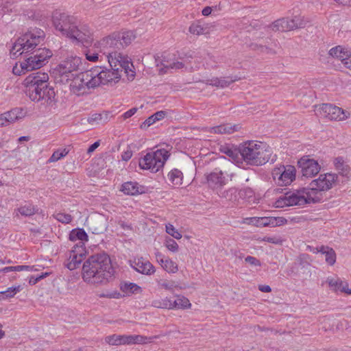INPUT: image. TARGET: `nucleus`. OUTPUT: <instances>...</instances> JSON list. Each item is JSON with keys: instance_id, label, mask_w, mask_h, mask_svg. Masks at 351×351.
I'll return each instance as SVG.
<instances>
[{"instance_id": "f03ea898", "label": "nucleus", "mask_w": 351, "mask_h": 351, "mask_svg": "<svg viewBox=\"0 0 351 351\" xmlns=\"http://www.w3.org/2000/svg\"><path fill=\"white\" fill-rule=\"evenodd\" d=\"M53 23L56 30L87 47L93 40L91 30L86 25H77L76 18L64 12H55Z\"/></svg>"}, {"instance_id": "37998d69", "label": "nucleus", "mask_w": 351, "mask_h": 351, "mask_svg": "<svg viewBox=\"0 0 351 351\" xmlns=\"http://www.w3.org/2000/svg\"><path fill=\"white\" fill-rule=\"evenodd\" d=\"M18 211L23 216L30 217L36 213L37 209L32 204H26L19 207Z\"/></svg>"}, {"instance_id": "e2e57ef3", "label": "nucleus", "mask_w": 351, "mask_h": 351, "mask_svg": "<svg viewBox=\"0 0 351 351\" xmlns=\"http://www.w3.org/2000/svg\"><path fill=\"white\" fill-rule=\"evenodd\" d=\"M138 110L137 108H132L123 114V119H127L133 116Z\"/></svg>"}, {"instance_id": "423d86ee", "label": "nucleus", "mask_w": 351, "mask_h": 351, "mask_svg": "<svg viewBox=\"0 0 351 351\" xmlns=\"http://www.w3.org/2000/svg\"><path fill=\"white\" fill-rule=\"evenodd\" d=\"M99 51L104 56V59H107L108 64L112 66H117V62L125 56L119 51L122 49V44L117 38L115 33L110 36L104 38L99 43Z\"/></svg>"}, {"instance_id": "603ef678", "label": "nucleus", "mask_w": 351, "mask_h": 351, "mask_svg": "<svg viewBox=\"0 0 351 351\" xmlns=\"http://www.w3.org/2000/svg\"><path fill=\"white\" fill-rule=\"evenodd\" d=\"M86 58L90 62H96L97 60L100 58V60H102L104 58V56L99 55L97 53L91 52L90 50H87L85 51Z\"/></svg>"}, {"instance_id": "72a5a7b5", "label": "nucleus", "mask_w": 351, "mask_h": 351, "mask_svg": "<svg viewBox=\"0 0 351 351\" xmlns=\"http://www.w3.org/2000/svg\"><path fill=\"white\" fill-rule=\"evenodd\" d=\"M106 341L113 346L130 344V335H112L106 337Z\"/></svg>"}, {"instance_id": "79ce46f5", "label": "nucleus", "mask_w": 351, "mask_h": 351, "mask_svg": "<svg viewBox=\"0 0 351 351\" xmlns=\"http://www.w3.org/2000/svg\"><path fill=\"white\" fill-rule=\"evenodd\" d=\"M21 291V286L11 287L7 290L0 291V300H5L13 298L18 292Z\"/></svg>"}, {"instance_id": "680f3d73", "label": "nucleus", "mask_w": 351, "mask_h": 351, "mask_svg": "<svg viewBox=\"0 0 351 351\" xmlns=\"http://www.w3.org/2000/svg\"><path fill=\"white\" fill-rule=\"evenodd\" d=\"M21 267L19 265L17 266H10L3 268L1 271L7 273L9 271H21Z\"/></svg>"}, {"instance_id": "c85d7f7f", "label": "nucleus", "mask_w": 351, "mask_h": 351, "mask_svg": "<svg viewBox=\"0 0 351 351\" xmlns=\"http://www.w3.org/2000/svg\"><path fill=\"white\" fill-rule=\"evenodd\" d=\"M121 191L126 195H136L143 193V186L136 182H127L122 185Z\"/></svg>"}, {"instance_id": "f3484780", "label": "nucleus", "mask_w": 351, "mask_h": 351, "mask_svg": "<svg viewBox=\"0 0 351 351\" xmlns=\"http://www.w3.org/2000/svg\"><path fill=\"white\" fill-rule=\"evenodd\" d=\"M84 251V247H82V245H79L76 244L73 247V249L69 252V256L65 265L69 270L75 269L80 265L85 255Z\"/></svg>"}, {"instance_id": "a878e982", "label": "nucleus", "mask_w": 351, "mask_h": 351, "mask_svg": "<svg viewBox=\"0 0 351 351\" xmlns=\"http://www.w3.org/2000/svg\"><path fill=\"white\" fill-rule=\"evenodd\" d=\"M221 151L230 157L232 160V162L237 165L242 164L241 145L238 148L224 147L221 149Z\"/></svg>"}, {"instance_id": "412c9836", "label": "nucleus", "mask_w": 351, "mask_h": 351, "mask_svg": "<svg viewBox=\"0 0 351 351\" xmlns=\"http://www.w3.org/2000/svg\"><path fill=\"white\" fill-rule=\"evenodd\" d=\"M88 230L95 234L104 233L106 230V221L105 219L99 216L95 218H91L88 221Z\"/></svg>"}, {"instance_id": "3c124183", "label": "nucleus", "mask_w": 351, "mask_h": 351, "mask_svg": "<svg viewBox=\"0 0 351 351\" xmlns=\"http://www.w3.org/2000/svg\"><path fill=\"white\" fill-rule=\"evenodd\" d=\"M53 216L56 219L63 223H69L73 219V217L71 215L62 213H58Z\"/></svg>"}, {"instance_id": "58836bf2", "label": "nucleus", "mask_w": 351, "mask_h": 351, "mask_svg": "<svg viewBox=\"0 0 351 351\" xmlns=\"http://www.w3.org/2000/svg\"><path fill=\"white\" fill-rule=\"evenodd\" d=\"M191 306L189 300L184 296H178L174 301H171V309L187 308Z\"/></svg>"}, {"instance_id": "864d4df0", "label": "nucleus", "mask_w": 351, "mask_h": 351, "mask_svg": "<svg viewBox=\"0 0 351 351\" xmlns=\"http://www.w3.org/2000/svg\"><path fill=\"white\" fill-rule=\"evenodd\" d=\"M166 232L176 239L182 238V234L174 228L172 224L166 225Z\"/></svg>"}, {"instance_id": "4d7b16f0", "label": "nucleus", "mask_w": 351, "mask_h": 351, "mask_svg": "<svg viewBox=\"0 0 351 351\" xmlns=\"http://www.w3.org/2000/svg\"><path fill=\"white\" fill-rule=\"evenodd\" d=\"M166 247L171 252H177L178 250V243L172 239H169L166 241Z\"/></svg>"}, {"instance_id": "6ab92c4d", "label": "nucleus", "mask_w": 351, "mask_h": 351, "mask_svg": "<svg viewBox=\"0 0 351 351\" xmlns=\"http://www.w3.org/2000/svg\"><path fill=\"white\" fill-rule=\"evenodd\" d=\"M161 65L162 67L159 69L160 73H166L169 69L175 71L184 68V64L175 59L174 55L164 53L162 55Z\"/></svg>"}, {"instance_id": "473e14b6", "label": "nucleus", "mask_w": 351, "mask_h": 351, "mask_svg": "<svg viewBox=\"0 0 351 351\" xmlns=\"http://www.w3.org/2000/svg\"><path fill=\"white\" fill-rule=\"evenodd\" d=\"M115 34L119 42L122 44V49L131 44L136 38V36L132 31L117 32Z\"/></svg>"}, {"instance_id": "f8f14e48", "label": "nucleus", "mask_w": 351, "mask_h": 351, "mask_svg": "<svg viewBox=\"0 0 351 351\" xmlns=\"http://www.w3.org/2000/svg\"><path fill=\"white\" fill-rule=\"evenodd\" d=\"M306 23L303 17L295 16L293 19L282 18L275 21L271 25V28L274 31L287 32L303 28Z\"/></svg>"}, {"instance_id": "de8ad7c7", "label": "nucleus", "mask_w": 351, "mask_h": 351, "mask_svg": "<svg viewBox=\"0 0 351 351\" xmlns=\"http://www.w3.org/2000/svg\"><path fill=\"white\" fill-rule=\"evenodd\" d=\"M68 154V151L66 150V149H64L62 151L57 150L53 153V154L51 156V157L48 160V162H54L66 156Z\"/></svg>"}, {"instance_id": "bb28decb", "label": "nucleus", "mask_w": 351, "mask_h": 351, "mask_svg": "<svg viewBox=\"0 0 351 351\" xmlns=\"http://www.w3.org/2000/svg\"><path fill=\"white\" fill-rule=\"evenodd\" d=\"M5 114L8 119H9L8 123L10 124L23 119L26 116L27 112L23 108L16 107L5 112Z\"/></svg>"}, {"instance_id": "5fc2aeb1", "label": "nucleus", "mask_w": 351, "mask_h": 351, "mask_svg": "<svg viewBox=\"0 0 351 351\" xmlns=\"http://www.w3.org/2000/svg\"><path fill=\"white\" fill-rule=\"evenodd\" d=\"M250 222L256 226L265 227L268 226V217H253L250 219Z\"/></svg>"}, {"instance_id": "20e7f679", "label": "nucleus", "mask_w": 351, "mask_h": 351, "mask_svg": "<svg viewBox=\"0 0 351 351\" xmlns=\"http://www.w3.org/2000/svg\"><path fill=\"white\" fill-rule=\"evenodd\" d=\"M109 66L110 69L99 66L94 70L86 73L83 75L82 82L87 88H96L100 85H114L121 77V74L119 73L120 68L118 66H112L110 64Z\"/></svg>"}, {"instance_id": "f704fd0d", "label": "nucleus", "mask_w": 351, "mask_h": 351, "mask_svg": "<svg viewBox=\"0 0 351 351\" xmlns=\"http://www.w3.org/2000/svg\"><path fill=\"white\" fill-rule=\"evenodd\" d=\"M169 184H172L173 186H180L182 183L183 173L182 172L178 169H173L170 171L167 175Z\"/></svg>"}, {"instance_id": "5701e85b", "label": "nucleus", "mask_w": 351, "mask_h": 351, "mask_svg": "<svg viewBox=\"0 0 351 351\" xmlns=\"http://www.w3.org/2000/svg\"><path fill=\"white\" fill-rule=\"evenodd\" d=\"M328 54L332 58L340 60L345 64V62H348V60L351 57V49L338 45L331 48Z\"/></svg>"}, {"instance_id": "0e129e2a", "label": "nucleus", "mask_w": 351, "mask_h": 351, "mask_svg": "<svg viewBox=\"0 0 351 351\" xmlns=\"http://www.w3.org/2000/svg\"><path fill=\"white\" fill-rule=\"evenodd\" d=\"M9 119H8L6 115L4 113L0 114V127L7 126Z\"/></svg>"}, {"instance_id": "8fccbe9b", "label": "nucleus", "mask_w": 351, "mask_h": 351, "mask_svg": "<svg viewBox=\"0 0 351 351\" xmlns=\"http://www.w3.org/2000/svg\"><path fill=\"white\" fill-rule=\"evenodd\" d=\"M162 267L168 272L176 273L178 271L177 265L169 258L165 259V265H162Z\"/></svg>"}, {"instance_id": "49530a36", "label": "nucleus", "mask_w": 351, "mask_h": 351, "mask_svg": "<svg viewBox=\"0 0 351 351\" xmlns=\"http://www.w3.org/2000/svg\"><path fill=\"white\" fill-rule=\"evenodd\" d=\"M25 19L31 20V21H37L39 20L40 16L38 12H37L34 10L27 9L23 12L21 15Z\"/></svg>"}, {"instance_id": "9b49d317", "label": "nucleus", "mask_w": 351, "mask_h": 351, "mask_svg": "<svg viewBox=\"0 0 351 351\" xmlns=\"http://www.w3.org/2000/svg\"><path fill=\"white\" fill-rule=\"evenodd\" d=\"M272 177L278 185L287 186L290 184L295 178V169L293 166L282 165L274 168L272 171Z\"/></svg>"}, {"instance_id": "ea45409f", "label": "nucleus", "mask_w": 351, "mask_h": 351, "mask_svg": "<svg viewBox=\"0 0 351 351\" xmlns=\"http://www.w3.org/2000/svg\"><path fill=\"white\" fill-rule=\"evenodd\" d=\"M108 120V112H104V113H95L92 114L88 119V122L90 124L97 123L99 124L100 123H106Z\"/></svg>"}, {"instance_id": "2eb2a0df", "label": "nucleus", "mask_w": 351, "mask_h": 351, "mask_svg": "<svg viewBox=\"0 0 351 351\" xmlns=\"http://www.w3.org/2000/svg\"><path fill=\"white\" fill-rule=\"evenodd\" d=\"M81 58L75 56H68L60 65V73H61L60 77L66 78V81H70L67 78V75H64L68 73L77 71L81 64Z\"/></svg>"}, {"instance_id": "69168bd1", "label": "nucleus", "mask_w": 351, "mask_h": 351, "mask_svg": "<svg viewBox=\"0 0 351 351\" xmlns=\"http://www.w3.org/2000/svg\"><path fill=\"white\" fill-rule=\"evenodd\" d=\"M239 197H241L242 195H243V194H245V195H247L248 197H251L253 194V191L251 189L246 188V189H241L239 191Z\"/></svg>"}, {"instance_id": "e433bc0d", "label": "nucleus", "mask_w": 351, "mask_h": 351, "mask_svg": "<svg viewBox=\"0 0 351 351\" xmlns=\"http://www.w3.org/2000/svg\"><path fill=\"white\" fill-rule=\"evenodd\" d=\"M335 165L339 173L343 176L348 177L350 174V167L344 162L341 157L336 158L335 160Z\"/></svg>"}, {"instance_id": "b1692460", "label": "nucleus", "mask_w": 351, "mask_h": 351, "mask_svg": "<svg viewBox=\"0 0 351 351\" xmlns=\"http://www.w3.org/2000/svg\"><path fill=\"white\" fill-rule=\"evenodd\" d=\"M117 66L120 68L119 73L122 75L124 73L126 75L128 81H132L135 77V71L132 70L134 67L132 63L128 60V58L125 56L117 62Z\"/></svg>"}, {"instance_id": "c03bdc74", "label": "nucleus", "mask_w": 351, "mask_h": 351, "mask_svg": "<svg viewBox=\"0 0 351 351\" xmlns=\"http://www.w3.org/2000/svg\"><path fill=\"white\" fill-rule=\"evenodd\" d=\"M152 306L156 308L171 309V300L167 298L155 300L152 302Z\"/></svg>"}, {"instance_id": "cd10ccee", "label": "nucleus", "mask_w": 351, "mask_h": 351, "mask_svg": "<svg viewBox=\"0 0 351 351\" xmlns=\"http://www.w3.org/2000/svg\"><path fill=\"white\" fill-rule=\"evenodd\" d=\"M241 128V127L239 124L231 125L230 123H226L213 127L210 132L215 134H232L233 132L239 130Z\"/></svg>"}, {"instance_id": "7c9ffc66", "label": "nucleus", "mask_w": 351, "mask_h": 351, "mask_svg": "<svg viewBox=\"0 0 351 351\" xmlns=\"http://www.w3.org/2000/svg\"><path fill=\"white\" fill-rule=\"evenodd\" d=\"M327 282L333 290L340 291L348 295L351 294V289L348 288V284L347 282H343L340 280H335L334 278H328Z\"/></svg>"}, {"instance_id": "bf43d9fd", "label": "nucleus", "mask_w": 351, "mask_h": 351, "mask_svg": "<svg viewBox=\"0 0 351 351\" xmlns=\"http://www.w3.org/2000/svg\"><path fill=\"white\" fill-rule=\"evenodd\" d=\"M27 71H28L26 69L22 68L21 63L19 66L16 64L12 69L13 73L16 75H21L22 73H25Z\"/></svg>"}, {"instance_id": "6e6d98bb", "label": "nucleus", "mask_w": 351, "mask_h": 351, "mask_svg": "<svg viewBox=\"0 0 351 351\" xmlns=\"http://www.w3.org/2000/svg\"><path fill=\"white\" fill-rule=\"evenodd\" d=\"M160 286L166 290H173V288L177 287V284L174 281L164 280L159 283Z\"/></svg>"}, {"instance_id": "13d9d810", "label": "nucleus", "mask_w": 351, "mask_h": 351, "mask_svg": "<svg viewBox=\"0 0 351 351\" xmlns=\"http://www.w3.org/2000/svg\"><path fill=\"white\" fill-rule=\"evenodd\" d=\"M245 261L246 263H249L250 265H254V266H261V261L258 259H257L256 258H255L254 256H247L245 258Z\"/></svg>"}, {"instance_id": "a19ab883", "label": "nucleus", "mask_w": 351, "mask_h": 351, "mask_svg": "<svg viewBox=\"0 0 351 351\" xmlns=\"http://www.w3.org/2000/svg\"><path fill=\"white\" fill-rule=\"evenodd\" d=\"M221 197L230 202H237L239 197V191L234 187L230 188L222 193Z\"/></svg>"}, {"instance_id": "338daca9", "label": "nucleus", "mask_w": 351, "mask_h": 351, "mask_svg": "<svg viewBox=\"0 0 351 351\" xmlns=\"http://www.w3.org/2000/svg\"><path fill=\"white\" fill-rule=\"evenodd\" d=\"M156 257L157 259V261L161 265L162 267V265H165V261L166 258H165V256L159 252L156 253Z\"/></svg>"}, {"instance_id": "39448f33", "label": "nucleus", "mask_w": 351, "mask_h": 351, "mask_svg": "<svg viewBox=\"0 0 351 351\" xmlns=\"http://www.w3.org/2000/svg\"><path fill=\"white\" fill-rule=\"evenodd\" d=\"M45 34L41 29L29 31L19 37L13 44L10 49V56L12 58L24 53H32L37 47L44 41Z\"/></svg>"}, {"instance_id": "4468645a", "label": "nucleus", "mask_w": 351, "mask_h": 351, "mask_svg": "<svg viewBox=\"0 0 351 351\" xmlns=\"http://www.w3.org/2000/svg\"><path fill=\"white\" fill-rule=\"evenodd\" d=\"M298 167L301 169L303 176L312 177L317 175L320 171L318 162L310 159L308 156L302 157L298 162Z\"/></svg>"}, {"instance_id": "774afa93", "label": "nucleus", "mask_w": 351, "mask_h": 351, "mask_svg": "<svg viewBox=\"0 0 351 351\" xmlns=\"http://www.w3.org/2000/svg\"><path fill=\"white\" fill-rule=\"evenodd\" d=\"M132 156V152L131 150H127L122 154V160L125 161L129 160Z\"/></svg>"}, {"instance_id": "ddd939ff", "label": "nucleus", "mask_w": 351, "mask_h": 351, "mask_svg": "<svg viewBox=\"0 0 351 351\" xmlns=\"http://www.w3.org/2000/svg\"><path fill=\"white\" fill-rule=\"evenodd\" d=\"M317 111L322 117L330 120L342 121L350 115L348 111L331 104H322L319 106Z\"/></svg>"}, {"instance_id": "a211bd4d", "label": "nucleus", "mask_w": 351, "mask_h": 351, "mask_svg": "<svg viewBox=\"0 0 351 351\" xmlns=\"http://www.w3.org/2000/svg\"><path fill=\"white\" fill-rule=\"evenodd\" d=\"M54 89H25V93L33 101L45 100L47 102L51 101L54 97Z\"/></svg>"}, {"instance_id": "a18cd8bd", "label": "nucleus", "mask_w": 351, "mask_h": 351, "mask_svg": "<svg viewBox=\"0 0 351 351\" xmlns=\"http://www.w3.org/2000/svg\"><path fill=\"white\" fill-rule=\"evenodd\" d=\"M206 29V27H204V26H202L200 24V22L197 21V22L193 23L190 25L189 31L192 34L201 35V34H204L205 33Z\"/></svg>"}, {"instance_id": "0eeeda50", "label": "nucleus", "mask_w": 351, "mask_h": 351, "mask_svg": "<svg viewBox=\"0 0 351 351\" xmlns=\"http://www.w3.org/2000/svg\"><path fill=\"white\" fill-rule=\"evenodd\" d=\"M337 179V174L328 173L321 174L317 179L312 180L306 188L311 196V201L313 204L320 202L323 199L322 192L330 189Z\"/></svg>"}, {"instance_id": "393cba45", "label": "nucleus", "mask_w": 351, "mask_h": 351, "mask_svg": "<svg viewBox=\"0 0 351 351\" xmlns=\"http://www.w3.org/2000/svg\"><path fill=\"white\" fill-rule=\"evenodd\" d=\"M236 80L237 79L233 78L232 77H226L223 78L213 77L212 79H208L205 82L202 81V82L206 86L224 88L230 86L231 84Z\"/></svg>"}, {"instance_id": "1a4fd4ad", "label": "nucleus", "mask_w": 351, "mask_h": 351, "mask_svg": "<svg viewBox=\"0 0 351 351\" xmlns=\"http://www.w3.org/2000/svg\"><path fill=\"white\" fill-rule=\"evenodd\" d=\"M311 196L306 188L293 191H288L282 197H280L276 202V207L303 206L311 204Z\"/></svg>"}, {"instance_id": "7ed1b4c3", "label": "nucleus", "mask_w": 351, "mask_h": 351, "mask_svg": "<svg viewBox=\"0 0 351 351\" xmlns=\"http://www.w3.org/2000/svg\"><path fill=\"white\" fill-rule=\"evenodd\" d=\"M242 164L261 166L267 162L274 163L276 160V155H272L269 149L263 143L247 141L241 144Z\"/></svg>"}, {"instance_id": "6e6552de", "label": "nucleus", "mask_w": 351, "mask_h": 351, "mask_svg": "<svg viewBox=\"0 0 351 351\" xmlns=\"http://www.w3.org/2000/svg\"><path fill=\"white\" fill-rule=\"evenodd\" d=\"M169 156V152L166 149H158L154 152L147 153L143 158L139 160L138 165L142 169L156 173L163 167Z\"/></svg>"}, {"instance_id": "4be33fe9", "label": "nucleus", "mask_w": 351, "mask_h": 351, "mask_svg": "<svg viewBox=\"0 0 351 351\" xmlns=\"http://www.w3.org/2000/svg\"><path fill=\"white\" fill-rule=\"evenodd\" d=\"M131 266L136 271L145 275H151L155 271L154 267L152 264L148 261H144L143 258L134 261Z\"/></svg>"}, {"instance_id": "aec40b11", "label": "nucleus", "mask_w": 351, "mask_h": 351, "mask_svg": "<svg viewBox=\"0 0 351 351\" xmlns=\"http://www.w3.org/2000/svg\"><path fill=\"white\" fill-rule=\"evenodd\" d=\"M206 178L208 185L213 189L220 188L226 184L223 173L219 169H215Z\"/></svg>"}, {"instance_id": "052dcab7", "label": "nucleus", "mask_w": 351, "mask_h": 351, "mask_svg": "<svg viewBox=\"0 0 351 351\" xmlns=\"http://www.w3.org/2000/svg\"><path fill=\"white\" fill-rule=\"evenodd\" d=\"M263 240L264 241L274 244H278L282 242L280 239L276 237H265Z\"/></svg>"}, {"instance_id": "dca6fc26", "label": "nucleus", "mask_w": 351, "mask_h": 351, "mask_svg": "<svg viewBox=\"0 0 351 351\" xmlns=\"http://www.w3.org/2000/svg\"><path fill=\"white\" fill-rule=\"evenodd\" d=\"M49 75L45 73H36L29 75L24 81L26 88H48Z\"/></svg>"}, {"instance_id": "9d476101", "label": "nucleus", "mask_w": 351, "mask_h": 351, "mask_svg": "<svg viewBox=\"0 0 351 351\" xmlns=\"http://www.w3.org/2000/svg\"><path fill=\"white\" fill-rule=\"evenodd\" d=\"M31 53L33 56L27 58L21 62L22 68L26 69L27 71L40 68L47 62L48 59L53 55L52 51L47 48H36Z\"/></svg>"}, {"instance_id": "2f4dec72", "label": "nucleus", "mask_w": 351, "mask_h": 351, "mask_svg": "<svg viewBox=\"0 0 351 351\" xmlns=\"http://www.w3.org/2000/svg\"><path fill=\"white\" fill-rule=\"evenodd\" d=\"M314 253L322 252L325 254V260L330 265H333L336 261V254L335 251L328 247L322 246L319 249L316 247L313 250Z\"/></svg>"}, {"instance_id": "09e8293b", "label": "nucleus", "mask_w": 351, "mask_h": 351, "mask_svg": "<svg viewBox=\"0 0 351 351\" xmlns=\"http://www.w3.org/2000/svg\"><path fill=\"white\" fill-rule=\"evenodd\" d=\"M148 338L145 336L143 335H130V344H142V343H146L148 341Z\"/></svg>"}, {"instance_id": "f257e3e1", "label": "nucleus", "mask_w": 351, "mask_h": 351, "mask_svg": "<svg viewBox=\"0 0 351 351\" xmlns=\"http://www.w3.org/2000/svg\"><path fill=\"white\" fill-rule=\"evenodd\" d=\"M114 274L111 259L104 252L91 255L82 266V278L89 284H106L112 278Z\"/></svg>"}, {"instance_id": "c756f323", "label": "nucleus", "mask_w": 351, "mask_h": 351, "mask_svg": "<svg viewBox=\"0 0 351 351\" xmlns=\"http://www.w3.org/2000/svg\"><path fill=\"white\" fill-rule=\"evenodd\" d=\"M69 240L72 241H80L77 244L79 245H82V247H84V242L88 241V235L83 228H75L70 232Z\"/></svg>"}, {"instance_id": "c9c22d12", "label": "nucleus", "mask_w": 351, "mask_h": 351, "mask_svg": "<svg viewBox=\"0 0 351 351\" xmlns=\"http://www.w3.org/2000/svg\"><path fill=\"white\" fill-rule=\"evenodd\" d=\"M167 115V112L160 110L149 117L141 125V129H146L155 122L162 120Z\"/></svg>"}, {"instance_id": "4c0bfd02", "label": "nucleus", "mask_w": 351, "mask_h": 351, "mask_svg": "<svg viewBox=\"0 0 351 351\" xmlns=\"http://www.w3.org/2000/svg\"><path fill=\"white\" fill-rule=\"evenodd\" d=\"M121 290L125 293H136L141 291V287L134 282H123L120 285Z\"/></svg>"}]
</instances>
